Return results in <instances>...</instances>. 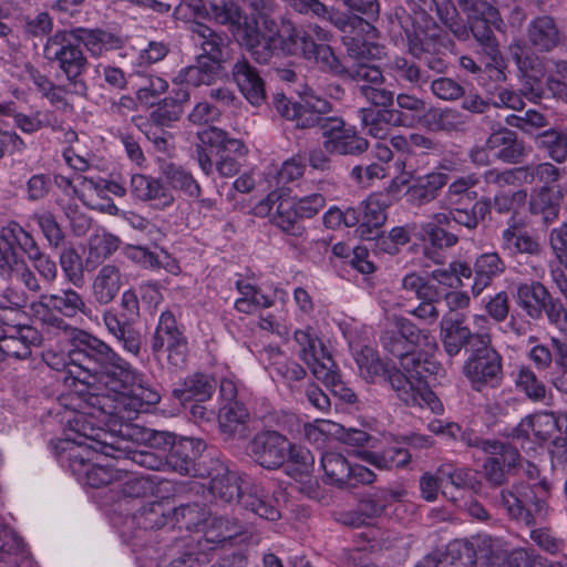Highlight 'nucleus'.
<instances>
[{"label":"nucleus","instance_id":"9","mask_svg":"<svg viewBox=\"0 0 567 567\" xmlns=\"http://www.w3.org/2000/svg\"><path fill=\"white\" fill-rule=\"evenodd\" d=\"M467 22L474 39L481 48L480 53L486 56L485 71L489 73V78L496 81H504L506 79L503 71L504 61L498 41L492 30V25L498 29L502 23L499 12L491 19L478 17L467 20Z\"/></svg>","mask_w":567,"mask_h":567},{"label":"nucleus","instance_id":"29","mask_svg":"<svg viewBox=\"0 0 567 567\" xmlns=\"http://www.w3.org/2000/svg\"><path fill=\"white\" fill-rule=\"evenodd\" d=\"M526 37L537 52L547 53L559 44L561 32L554 17L543 14L529 21Z\"/></svg>","mask_w":567,"mask_h":567},{"label":"nucleus","instance_id":"59","mask_svg":"<svg viewBox=\"0 0 567 567\" xmlns=\"http://www.w3.org/2000/svg\"><path fill=\"white\" fill-rule=\"evenodd\" d=\"M285 464L290 476L301 480L311 474L315 458L309 450L290 443Z\"/></svg>","mask_w":567,"mask_h":567},{"label":"nucleus","instance_id":"36","mask_svg":"<svg viewBox=\"0 0 567 567\" xmlns=\"http://www.w3.org/2000/svg\"><path fill=\"white\" fill-rule=\"evenodd\" d=\"M184 338L185 336L179 330L175 316L171 311H164L159 317L158 324L151 340L153 357L161 361L165 351Z\"/></svg>","mask_w":567,"mask_h":567},{"label":"nucleus","instance_id":"10","mask_svg":"<svg viewBox=\"0 0 567 567\" xmlns=\"http://www.w3.org/2000/svg\"><path fill=\"white\" fill-rule=\"evenodd\" d=\"M203 144H209L216 147V169L220 176H235L240 169V163L237 157L247 153V148L240 140L230 138L226 132L212 127L198 134Z\"/></svg>","mask_w":567,"mask_h":567},{"label":"nucleus","instance_id":"64","mask_svg":"<svg viewBox=\"0 0 567 567\" xmlns=\"http://www.w3.org/2000/svg\"><path fill=\"white\" fill-rule=\"evenodd\" d=\"M475 554L472 549L466 548L464 554L454 557L452 555H433L425 556L415 567H475Z\"/></svg>","mask_w":567,"mask_h":567},{"label":"nucleus","instance_id":"25","mask_svg":"<svg viewBox=\"0 0 567 567\" xmlns=\"http://www.w3.org/2000/svg\"><path fill=\"white\" fill-rule=\"evenodd\" d=\"M182 9L188 10L195 18L208 19L227 27H230L238 18H243V9L230 0L220 2L188 0L181 4Z\"/></svg>","mask_w":567,"mask_h":567},{"label":"nucleus","instance_id":"34","mask_svg":"<svg viewBox=\"0 0 567 567\" xmlns=\"http://www.w3.org/2000/svg\"><path fill=\"white\" fill-rule=\"evenodd\" d=\"M474 277L471 285V291L474 297H478L492 281L502 276L506 270L504 259L496 251L481 254L476 257L474 265Z\"/></svg>","mask_w":567,"mask_h":567},{"label":"nucleus","instance_id":"12","mask_svg":"<svg viewBox=\"0 0 567 567\" xmlns=\"http://www.w3.org/2000/svg\"><path fill=\"white\" fill-rule=\"evenodd\" d=\"M1 274L11 281L4 290L3 297L16 308L27 307L31 299L41 292L42 288L39 279L22 258L13 262L10 269H4Z\"/></svg>","mask_w":567,"mask_h":567},{"label":"nucleus","instance_id":"17","mask_svg":"<svg viewBox=\"0 0 567 567\" xmlns=\"http://www.w3.org/2000/svg\"><path fill=\"white\" fill-rule=\"evenodd\" d=\"M41 343L37 329L27 324H9L0 317V352L3 358L25 359L31 348Z\"/></svg>","mask_w":567,"mask_h":567},{"label":"nucleus","instance_id":"53","mask_svg":"<svg viewBox=\"0 0 567 567\" xmlns=\"http://www.w3.org/2000/svg\"><path fill=\"white\" fill-rule=\"evenodd\" d=\"M221 69V66L215 63L197 58L196 64L184 69L178 78L182 79V82L195 87L212 85Z\"/></svg>","mask_w":567,"mask_h":567},{"label":"nucleus","instance_id":"37","mask_svg":"<svg viewBox=\"0 0 567 567\" xmlns=\"http://www.w3.org/2000/svg\"><path fill=\"white\" fill-rule=\"evenodd\" d=\"M71 34L95 56L102 55L105 51L117 50L124 43L116 34L101 29L75 28L71 30Z\"/></svg>","mask_w":567,"mask_h":567},{"label":"nucleus","instance_id":"13","mask_svg":"<svg viewBox=\"0 0 567 567\" xmlns=\"http://www.w3.org/2000/svg\"><path fill=\"white\" fill-rule=\"evenodd\" d=\"M290 442L277 431L257 433L248 443V455L260 466L275 470L285 465Z\"/></svg>","mask_w":567,"mask_h":567},{"label":"nucleus","instance_id":"11","mask_svg":"<svg viewBox=\"0 0 567 567\" xmlns=\"http://www.w3.org/2000/svg\"><path fill=\"white\" fill-rule=\"evenodd\" d=\"M373 59H364L355 71H352L351 81L359 84L358 90L371 105L390 109L394 101L393 91L383 86L385 78L380 66L372 62Z\"/></svg>","mask_w":567,"mask_h":567},{"label":"nucleus","instance_id":"21","mask_svg":"<svg viewBox=\"0 0 567 567\" xmlns=\"http://www.w3.org/2000/svg\"><path fill=\"white\" fill-rule=\"evenodd\" d=\"M206 475L210 478L208 491L216 502L231 504L240 501L244 493L240 486V477L236 472H231L219 460H210V467Z\"/></svg>","mask_w":567,"mask_h":567},{"label":"nucleus","instance_id":"50","mask_svg":"<svg viewBox=\"0 0 567 567\" xmlns=\"http://www.w3.org/2000/svg\"><path fill=\"white\" fill-rule=\"evenodd\" d=\"M219 415V426L223 433L230 436H244L245 424L249 419V412L243 403H226L221 408Z\"/></svg>","mask_w":567,"mask_h":567},{"label":"nucleus","instance_id":"35","mask_svg":"<svg viewBox=\"0 0 567 567\" xmlns=\"http://www.w3.org/2000/svg\"><path fill=\"white\" fill-rule=\"evenodd\" d=\"M243 507L260 518L277 520L280 518L278 501L274 494L260 484H251L240 497Z\"/></svg>","mask_w":567,"mask_h":567},{"label":"nucleus","instance_id":"45","mask_svg":"<svg viewBox=\"0 0 567 567\" xmlns=\"http://www.w3.org/2000/svg\"><path fill=\"white\" fill-rule=\"evenodd\" d=\"M328 363L329 365L315 364V378L321 380L334 396L346 403H353L357 400L355 393L341 380L333 360L328 359Z\"/></svg>","mask_w":567,"mask_h":567},{"label":"nucleus","instance_id":"42","mask_svg":"<svg viewBox=\"0 0 567 567\" xmlns=\"http://www.w3.org/2000/svg\"><path fill=\"white\" fill-rule=\"evenodd\" d=\"M537 150L544 152L557 164L567 161V126L564 128H548L535 136Z\"/></svg>","mask_w":567,"mask_h":567},{"label":"nucleus","instance_id":"48","mask_svg":"<svg viewBox=\"0 0 567 567\" xmlns=\"http://www.w3.org/2000/svg\"><path fill=\"white\" fill-rule=\"evenodd\" d=\"M556 427V421L551 414L530 415L520 421L513 429V436L517 439H528L530 432L539 440H548Z\"/></svg>","mask_w":567,"mask_h":567},{"label":"nucleus","instance_id":"2","mask_svg":"<svg viewBox=\"0 0 567 567\" xmlns=\"http://www.w3.org/2000/svg\"><path fill=\"white\" fill-rule=\"evenodd\" d=\"M549 496L550 485L545 480L519 482L501 491L499 505L512 520L535 526L545 523L551 513Z\"/></svg>","mask_w":567,"mask_h":567},{"label":"nucleus","instance_id":"4","mask_svg":"<svg viewBox=\"0 0 567 567\" xmlns=\"http://www.w3.org/2000/svg\"><path fill=\"white\" fill-rule=\"evenodd\" d=\"M262 27L264 31L259 27L258 19L249 18L243 11V18L233 22L229 29L238 44L255 62L268 64L277 50L278 27L274 19H265Z\"/></svg>","mask_w":567,"mask_h":567},{"label":"nucleus","instance_id":"63","mask_svg":"<svg viewBox=\"0 0 567 567\" xmlns=\"http://www.w3.org/2000/svg\"><path fill=\"white\" fill-rule=\"evenodd\" d=\"M59 261L65 279L74 286H81L84 280V267L78 250L73 246L64 247Z\"/></svg>","mask_w":567,"mask_h":567},{"label":"nucleus","instance_id":"1","mask_svg":"<svg viewBox=\"0 0 567 567\" xmlns=\"http://www.w3.org/2000/svg\"><path fill=\"white\" fill-rule=\"evenodd\" d=\"M70 374L89 388L121 389L134 380V368L105 341L74 330Z\"/></svg>","mask_w":567,"mask_h":567},{"label":"nucleus","instance_id":"52","mask_svg":"<svg viewBox=\"0 0 567 567\" xmlns=\"http://www.w3.org/2000/svg\"><path fill=\"white\" fill-rule=\"evenodd\" d=\"M322 21L331 23L344 34L343 37H354L355 39L360 32L374 29L365 19L357 14L340 12L334 8H328Z\"/></svg>","mask_w":567,"mask_h":567},{"label":"nucleus","instance_id":"19","mask_svg":"<svg viewBox=\"0 0 567 567\" xmlns=\"http://www.w3.org/2000/svg\"><path fill=\"white\" fill-rule=\"evenodd\" d=\"M206 449V443L200 439L183 437L167 452L166 468L181 475L204 476L198 468V461Z\"/></svg>","mask_w":567,"mask_h":567},{"label":"nucleus","instance_id":"30","mask_svg":"<svg viewBox=\"0 0 567 567\" xmlns=\"http://www.w3.org/2000/svg\"><path fill=\"white\" fill-rule=\"evenodd\" d=\"M359 114L367 133L379 140L389 135L391 126L404 125L408 118L406 114L395 109L363 107Z\"/></svg>","mask_w":567,"mask_h":567},{"label":"nucleus","instance_id":"40","mask_svg":"<svg viewBox=\"0 0 567 567\" xmlns=\"http://www.w3.org/2000/svg\"><path fill=\"white\" fill-rule=\"evenodd\" d=\"M563 194L559 188L543 186L530 197L529 212L540 216L545 225L553 223L559 214Z\"/></svg>","mask_w":567,"mask_h":567},{"label":"nucleus","instance_id":"41","mask_svg":"<svg viewBox=\"0 0 567 567\" xmlns=\"http://www.w3.org/2000/svg\"><path fill=\"white\" fill-rule=\"evenodd\" d=\"M389 69L398 82L404 83L413 89H423L430 82L426 70L406 56L396 55L389 62Z\"/></svg>","mask_w":567,"mask_h":567},{"label":"nucleus","instance_id":"43","mask_svg":"<svg viewBox=\"0 0 567 567\" xmlns=\"http://www.w3.org/2000/svg\"><path fill=\"white\" fill-rule=\"evenodd\" d=\"M549 295L547 288L538 281L523 284L517 288L518 305L532 319H539L542 317L545 302Z\"/></svg>","mask_w":567,"mask_h":567},{"label":"nucleus","instance_id":"49","mask_svg":"<svg viewBox=\"0 0 567 567\" xmlns=\"http://www.w3.org/2000/svg\"><path fill=\"white\" fill-rule=\"evenodd\" d=\"M171 508L162 502H153L142 506L132 516V522L141 529H159L169 522Z\"/></svg>","mask_w":567,"mask_h":567},{"label":"nucleus","instance_id":"24","mask_svg":"<svg viewBox=\"0 0 567 567\" xmlns=\"http://www.w3.org/2000/svg\"><path fill=\"white\" fill-rule=\"evenodd\" d=\"M103 322L109 332L127 353L138 357L143 346V337L136 329L134 321L125 316H120L113 309L103 315Z\"/></svg>","mask_w":567,"mask_h":567},{"label":"nucleus","instance_id":"46","mask_svg":"<svg viewBox=\"0 0 567 567\" xmlns=\"http://www.w3.org/2000/svg\"><path fill=\"white\" fill-rule=\"evenodd\" d=\"M321 466L331 484L338 487H354V483L351 482V465L341 454L334 452L323 453Z\"/></svg>","mask_w":567,"mask_h":567},{"label":"nucleus","instance_id":"58","mask_svg":"<svg viewBox=\"0 0 567 567\" xmlns=\"http://www.w3.org/2000/svg\"><path fill=\"white\" fill-rule=\"evenodd\" d=\"M272 221L290 236L300 237L305 233V227L295 209L293 202L289 199L279 202Z\"/></svg>","mask_w":567,"mask_h":567},{"label":"nucleus","instance_id":"23","mask_svg":"<svg viewBox=\"0 0 567 567\" xmlns=\"http://www.w3.org/2000/svg\"><path fill=\"white\" fill-rule=\"evenodd\" d=\"M127 275L121 265L107 264L102 266L92 282V296L96 303H111L126 286Z\"/></svg>","mask_w":567,"mask_h":567},{"label":"nucleus","instance_id":"16","mask_svg":"<svg viewBox=\"0 0 567 567\" xmlns=\"http://www.w3.org/2000/svg\"><path fill=\"white\" fill-rule=\"evenodd\" d=\"M501 248L509 257L538 258L545 248L540 237L512 218L501 234Z\"/></svg>","mask_w":567,"mask_h":567},{"label":"nucleus","instance_id":"6","mask_svg":"<svg viewBox=\"0 0 567 567\" xmlns=\"http://www.w3.org/2000/svg\"><path fill=\"white\" fill-rule=\"evenodd\" d=\"M343 44L347 50L348 62L343 64L334 54L331 47L328 44H318L313 41V49L306 60H315L319 66L336 76L349 79L352 76V71H355L360 62L364 59H374L378 47L371 42L355 39L354 37H343Z\"/></svg>","mask_w":567,"mask_h":567},{"label":"nucleus","instance_id":"60","mask_svg":"<svg viewBox=\"0 0 567 567\" xmlns=\"http://www.w3.org/2000/svg\"><path fill=\"white\" fill-rule=\"evenodd\" d=\"M382 377L396 392L398 398L406 405L420 404L419 394L411 379L403 374L398 368L389 365Z\"/></svg>","mask_w":567,"mask_h":567},{"label":"nucleus","instance_id":"39","mask_svg":"<svg viewBox=\"0 0 567 567\" xmlns=\"http://www.w3.org/2000/svg\"><path fill=\"white\" fill-rule=\"evenodd\" d=\"M293 338L300 347V359L310 368L312 373L315 364L329 365L328 359L332 358L311 327L296 330Z\"/></svg>","mask_w":567,"mask_h":567},{"label":"nucleus","instance_id":"18","mask_svg":"<svg viewBox=\"0 0 567 567\" xmlns=\"http://www.w3.org/2000/svg\"><path fill=\"white\" fill-rule=\"evenodd\" d=\"M332 104L321 97L310 96L298 102L296 117L292 122L295 127L299 130H309L319 127L324 137L328 133H332L336 127L338 116L331 114Z\"/></svg>","mask_w":567,"mask_h":567},{"label":"nucleus","instance_id":"22","mask_svg":"<svg viewBox=\"0 0 567 567\" xmlns=\"http://www.w3.org/2000/svg\"><path fill=\"white\" fill-rule=\"evenodd\" d=\"M231 78L251 105L259 106L266 101L265 81L245 55H240L233 64Z\"/></svg>","mask_w":567,"mask_h":567},{"label":"nucleus","instance_id":"54","mask_svg":"<svg viewBox=\"0 0 567 567\" xmlns=\"http://www.w3.org/2000/svg\"><path fill=\"white\" fill-rule=\"evenodd\" d=\"M21 231L22 227L16 221L0 226V272L10 269V266L20 259L17 252V241Z\"/></svg>","mask_w":567,"mask_h":567},{"label":"nucleus","instance_id":"26","mask_svg":"<svg viewBox=\"0 0 567 567\" xmlns=\"http://www.w3.org/2000/svg\"><path fill=\"white\" fill-rule=\"evenodd\" d=\"M389 205V196L381 193L370 195L360 204L362 223L357 233L361 238L372 240L379 236L380 229L386 220Z\"/></svg>","mask_w":567,"mask_h":567},{"label":"nucleus","instance_id":"47","mask_svg":"<svg viewBox=\"0 0 567 567\" xmlns=\"http://www.w3.org/2000/svg\"><path fill=\"white\" fill-rule=\"evenodd\" d=\"M491 208L492 200L487 197H482L475 200L471 208L453 206L451 217L455 224L472 231L491 214Z\"/></svg>","mask_w":567,"mask_h":567},{"label":"nucleus","instance_id":"62","mask_svg":"<svg viewBox=\"0 0 567 567\" xmlns=\"http://www.w3.org/2000/svg\"><path fill=\"white\" fill-rule=\"evenodd\" d=\"M447 179L449 176L445 173L427 174L411 188V195L419 204L430 203L437 197L439 192L447 184Z\"/></svg>","mask_w":567,"mask_h":567},{"label":"nucleus","instance_id":"14","mask_svg":"<svg viewBox=\"0 0 567 567\" xmlns=\"http://www.w3.org/2000/svg\"><path fill=\"white\" fill-rule=\"evenodd\" d=\"M116 393L114 399L91 394L87 398V404L100 411L104 415L105 425L116 426L118 423L134 421L143 410L141 404L134 399L130 391H113Z\"/></svg>","mask_w":567,"mask_h":567},{"label":"nucleus","instance_id":"55","mask_svg":"<svg viewBox=\"0 0 567 567\" xmlns=\"http://www.w3.org/2000/svg\"><path fill=\"white\" fill-rule=\"evenodd\" d=\"M422 6L435 11L440 21L456 37L466 34V28L461 24L458 10L452 0H426Z\"/></svg>","mask_w":567,"mask_h":567},{"label":"nucleus","instance_id":"51","mask_svg":"<svg viewBox=\"0 0 567 567\" xmlns=\"http://www.w3.org/2000/svg\"><path fill=\"white\" fill-rule=\"evenodd\" d=\"M464 114L451 107L431 110L426 116L425 126L432 132H456L464 127Z\"/></svg>","mask_w":567,"mask_h":567},{"label":"nucleus","instance_id":"31","mask_svg":"<svg viewBox=\"0 0 567 567\" xmlns=\"http://www.w3.org/2000/svg\"><path fill=\"white\" fill-rule=\"evenodd\" d=\"M278 48L285 55L306 58L313 49L312 37L289 19H282L277 33Z\"/></svg>","mask_w":567,"mask_h":567},{"label":"nucleus","instance_id":"57","mask_svg":"<svg viewBox=\"0 0 567 567\" xmlns=\"http://www.w3.org/2000/svg\"><path fill=\"white\" fill-rule=\"evenodd\" d=\"M509 52L513 61L524 76L527 79H538V76L543 74L544 68L540 58L528 48L515 43L509 47Z\"/></svg>","mask_w":567,"mask_h":567},{"label":"nucleus","instance_id":"7","mask_svg":"<svg viewBox=\"0 0 567 567\" xmlns=\"http://www.w3.org/2000/svg\"><path fill=\"white\" fill-rule=\"evenodd\" d=\"M472 386L481 391L485 386H498L503 379L502 355L492 346L491 336L473 348L463 367Z\"/></svg>","mask_w":567,"mask_h":567},{"label":"nucleus","instance_id":"32","mask_svg":"<svg viewBox=\"0 0 567 567\" xmlns=\"http://www.w3.org/2000/svg\"><path fill=\"white\" fill-rule=\"evenodd\" d=\"M130 192L136 199L152 202L158 208L169 207L175 202L172 192L162 181L143 174L132 175Z\"/></svg>","mask_w":567,"mask_h":567},{"label":"nucleus","instance_id":"56","mask_svg":"<svg viewBox=\"0 0 567 567\" xmlns=\"http://www.w3.org/2000/svg\"><path fill=\"white\" fill-rule=\"evenodd\" d=\"M480 183L476 174L458 176L449 186L445 193V200L451 206H462L463 199L473 202L477 197V192L473 190Z\"/></svg>","mask_w":567,"mask_h":567},{"label":"nucleus","instance_id":"20","mask_svg":"<svg viewBox=\"0 0 567 567\" xmlns=\"http://www.w3.org/2000/svg\"><path fill=\"white\" fill-rule=\"evenodd\" d=\"M190 31L195 45L202 50V53L197 58L223 68V64L229 58L228 50L230 40L228 35L225 32H217L200 22H194L190 25Z\"/></svg>","mask_w":567,"mask_h":567},{"label":"nucleus","instance_id":"8","mask_svg":"<svg viewBox=\"0 0 567 567\" xmlns=\"http://www.w3.org/2000/svg\"><path fill=\"white\" fill-rule=\"evenodd\" d=\"M411 21L410 16L401 21L406 40V52L415 60L424 62L429 71L444 73L447 63L442 53V43L436 34H430L422 28H416Z\"/></svg>","mask_w":567,"mask_h":567},{"label":"nucleus","instance_id":"15","mask_svg":"<svg viewBox=\"0 0 567 567\" xmlns=\"http://www.w3.org/2000/svg\"><path fill=\"white\" fill-rule=\"evenodd\" d=\"M441 340L450 357L457 355L464 347L470 351L484 342L488 333L472 332L465 324V318L460 313H447L441 320Z\"/></svg>","mask_w":567,"mask_h":567},{"label":"nucleus","instance_id":"5","mask_svg":"<svg viewBox=\"0 0 567 567\" xmlns=\"http://www.w3.org/2000/svg\"><path fill=\"white\" fill-rule=\"evenodd\" d=\"M343 44L347 50L348 62L343 64L334 54L331 47L328 44H318L313 41V49L306 60H315L319 66L336 76L349 79L352 76V71H355L360 62L364 59H374L378 47L371 42L355 39L354 37H343Z\"/></svg>","mask_w":567,"mask_h":567},{"label":"nucleus","instance_id":"44","mask_svg":"<svg viewBox=\"0 0 567 567\" xmlns=\"http://www.w3.org/2000/svg\"><path fill=\"white\" fill-rule=\"evenodd\" d=\"M188 101L189 93L185 90L177 91L175 97H165L151 113V122L155 126H169L173 122L181 118L184 111L183 104Z\"/></svg>","mask_w":567,"mask_h":567},{"label":"nucleus","instance_id":"61","mask_svg":"<svg viewBox=\"0 0 567 567\" xmlns=\"http://www.w3.org/2000/svg\"><path fill=\"white\" fill-rule=\"evenodd\" d=\"M167 183L174 188L183 192L189 197H199L200 187L193 175L183 167L168 164L163 168Z\"/></svg>","mask_w":567,"mask_h":567},{"label":"nucleus","instance_id":"3","mask_svg":"<svg viewBox=\"0 0 567 567\" xmlns=\"http://www.w3.org/2000/svg\"><path fill=\"white\" fill-rule=\"evenodd\" d=\"M71 39V31L55 32L44 45V58L58 63L74 94L86 97L87 84L82 75L89 68V61L80 48L81 42L73 43Z\"/></svg>","mask_w":567,"mask_h":567},{"label":"nucleus","instance_id":"38","mask_svg":"<svg viewBox=\"0 0 567 567\" xmlns=\"http://www.w3.org/2000/svg\"><path fill=\"white\" fill-rule=\"evenodd\" d=\"M487 144L492 150H497L496 156L504 163H520L526 155L524 142L518 138L516 132L508 128L492 134Z\"/></svg>","mask_w":567,"mask_h":567},{"label":"nucleus","instance_id":"27","mask_svg":"<svg viewBox=\"0 0 567 567\" xmlns=\"http://www.w3.org/2000/svg\"><path fill=\"white\" fill-rule=\"evenodd\" d=\"M332 133L324 136L323 147L328 153L340 155H360L369 147V142L357 134L355 131L346 127L341 117H337Z\"/></svg>","mask_w":567,"mask_h":567},{"label":"nucleus","instance_id":"33","mask_svg":"<svg viewBox=\"0 0 567 567\" xmlns=\"http://www.w3.org/2000/svg\"><path fill=\"white\" fill-rule=\"evenodd\" d=\"M217 385L218 382L214 375L194 372L173 389L172 395L183 404L193 400L204 402L212 398Z\"/></svg>","mask_w":567,"mask_h":567},{"label":"nucleus","instance_id":"28","mask_svg":"<svg viewBox=\"0 0 567 567\" xmlns=\"http://www.w3.org/2000/svg\"><path fill=\"white\" fill-rule=\"evenodd\" d=\"M40 298L42 307L64 318L72 319L79 315L87 316L90 312L84 297L73 288L58 289L52 293H43Z\"/></svg>","mask_w":567,"mask_h":567}]
</instances>
